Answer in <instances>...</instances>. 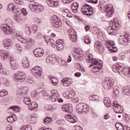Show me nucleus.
Instances as JSON below:
<instances>
[{
    "instance_id": "8fccbe9b",
    "label": "nucleus",
    "mask_w": 130,
    "mask_h": 130,
    "mask_svg": "<svg viewBox=\"0 0 130 130\" xmlns=\"http://www.w3.org/2000/svg\"><path fill=\"white\" fill-rule=\"evenodd\" d=\"M118 94H119V91L118 89L114 88L113 92V98H116L118 96Z\"/></svg>"
},
{
    "instance_id": "c756f323",
    "label": "nucleus",
    "mask_w": 130,
    "mask_h": 130,
    "mask_svg": "<svg viewBox=\"0 0 130 130\" xmlns=\"http://www.w3.org/2000/svg\"><path fill=\"white\" fill-rule=\"evenodd\" d=\"M119 39L123 41V42H130V35L126 34L125 35L120 36Z\"/></svg>"
},
{
    "instance_id": "bf43d9fd",
    "label": "nucleus",
    "mask_w": 130,
    "mask_h": 130,
    "mask_svg": "<svg viewBox=\"0 0 130 130\" xmlns=\"http://www.w3.org/2000/svg\"><path fill=\"white\" fill-rule=\"evenodd\" d=\"M44 39L45 40V42H46V43H47V44H48V43H49V41L50 40V37H49L48 36H46L44 37Z\"/></svg>"
},
{
    "instance_id": "338daca9",
    "label": "nucleus",
    "mask_w": 130,
    "mask_h": 130,
    "mask_svg": "<svg viewBox=\"0 0 130 130\" xmlns=\"http://www.w3.org/2000/svg\"><path fill=\"white\" fill-rule=\"evenodd\" d=\"M56 44H57V45H59L60 44L63 45V41H62V40H58L56 41Z\"/></svg>"
},
{
    "instance_id": "6e6d98bb",
    "label": "nucleus",
    "mask_w": 130,
    "mask_h": 130,
    "mask_svg": "<svg viewBox=\"0 0 130 130\" xmlns=\"http://www.w3.org/2000/svg\"><path fill=\"white\" fill-rule=\"evenodd\" d=\"M10 109H13L15 112H19L20 111V107L17 106L10 107Z\"/></svg>"
},
{
    "instance_id": "3c124183",
    "label": "nucleus",
    "mask_w": 130,
    "mask_h": 130,
    "mask_svg": "<svg viewBox=\"0 0 130 130\" xmlns=\"http://www.w3.org/2000/svg\"><path fill=\"white\" fill-rule=\"evenodd\" d=\"M8 95V92L5 89H2L0 91V97H5Z\"/></svg>"
},
{
    "instance_id": "4d7b16f0",
    "label": "nucleus",
    "mask_w": 130,
    "mask_h": 130,
    "mask_svg": "<svg viewBox=\"0 0 130 130\" xmlns=\"http://www.w3.org/2000/svg\"><path fill=\"white\" fill-rule=\"evenodd\" d=\"M84 41L86 44H90L91 43V40L89 37H85L84 38Z\"/></svg>"
},
{
    "instance_id": "680f3d73",
    "label": "nucleus",
    "mask_w": 130,
    "mask_h": 130,
    "mask_svg": "<svg viewBox=\"0 0 130 130\" xmlns=\"http://www.w3.org/2000/svg\"><path fill=\"white\" fill-rule=\"evenodd\" d=\"M119 66H117L116 65H114L113 67V72H114L115 73H117V71L119 70Z\"/></svg>"
},
{
    "instance_id": "c9c22d12",
    "label": "nucleus",
    "mask_w": 130,
    "mask_h": 130,
    "mask_svg": "<svg viewBox=\"0 0 130 130\" xmlns=\"http://www.w3.org/2000/svg\"><path fill=\"white\" fill-rule=\"evenodd\" d=\"M49 79L54 86H56L58 83V79L56 77H53L52 75L49 76Z\"/></svg>"
},
{
    "instance_id": "7ed1b4c3",
    "label": "nucleus",
    "mask_w": 130,
    "mask_h": 130,
    "mask_svg": "<svg viewBox=\"0 0 130 130\" xmlns=\"http://www.w3.org/2000/svg\"><path fill=\"white\" fill-rule=\"evenodd\" d=\"M15 37L18 41L21 42V43H23V44H26L24 45V47L25 49H26V50L30 49L35 43L34 40L31 38H29L27 40L25 38L22 37V36L20 35V34H16Z\"/></svg>"
},
{
    "instance_id": "f257e3e1",
    "label": "nucleus",
    "mask_w": 130,
    "mask_h": 130,
    "mask_svg": "<svg viewBox=\"0 0 130 130\" xmlns=\"http://www.w3.org/2000/svg\"><path fill=\"white\" fill-rule=\"evenodd\" d=\"M87 62H90L91 64L89 68H92V71L93 73L99 72L103 68V65L102 64V61L98 59H93V57L90 55L86 54L85 56Z\"/></svg>"
},
{
    "instance_id": "bb28decb",
    "label": "nucleus",
    "mask_w": 130,
    "mask_h": 130,
    "mask_svg": "<svg viewBox=\"0 0 130 130\" xmlns=\"http://www.w3.org/2000/svg\"><path fill=\"white\" fill-rule=\"evenodd\" d=\"M18 93L21 94L22 97H25L28 95V87H21L18 89Z\"/></svg>"
},
{
    "instance_id": "4c0bfd02",
    "label": "nucleus",
    "mask_w": 130,
    "mask_h": 130,
    "mask_svg": "<svg viewBox=\"0 0 130 130\" xmlns=\"http://www.w3.org/2000/svg\"><path fill=\"white\" fill-rule=\"evenodd\" d=\"M71 8L74 13H78V8H79V4H78L77 2L73 3L71 5Z\"/></svg>"
},
{
    "instance_id": "052dcab7",
    "label": "nucleus",
    "mask_w": 130,
    "mask_h": 130,
    "mask_svg": "<svg viewBox=\"0 0 130 130\" xmlns=\"http://www.w3.org/2000/svg\"><path fill=\"white\" fill-rule=\"evenodd\" d=\"M56 44L55 41L53 40V39H50V41H49V43L48 44H51V45H54V44Z\"/></svg>"
},
{
    "instance_id": "e433bc0d",
    "label": "nucleus",
    "mask_w": 130,
    "mask_h": 130,
    "mask_svg": "<svg viewBox=\"0 0 130 130\" xmlns=\"http://www.w3.org/2000/svg\"><path fill=\"white\" fill-rule=\"evenodd\" d=\"M0 84L6 85V86H10V82H9V80L3 77L0 78Z\"/></svg>"
},
{
    "instance_id": "f03ea898",
    "label": "nucleus",
    "mask_w": 130,
    "mask_h": 130,
    "mask_svg": "<svg viewBox=\"0 0 130 130\" xmlns=\"http://www.w3.org/2000/svg\"><path fill=\"white\" fill-rule=\"evenodd\" d=\"M0 59L2 61H5L7 59H9L11 69L14 70L18 69V61L13 59L9 54V52L6 50H0Z\"/></svg>"
},
{
    "instance_id": "c03bdc74",
    "label": "nucleus",
    "mask_w": 130,
    "mask_h": 130,
    "mask_svg": "<svg viewBox=\"0 0 130 130\" xmlns=\"http://www.w3.org/2000/svg\"><path fill=\"white\" fill-rule=\"evenodd\" d=\"M44 123L46 125H48L49 123H52V119L50 117H46L44 120Z\"/></svg>"
},
{
    "instance_id": "7c9ffc66",
    "label": "nucleus",
    "mask_w": 130,
    "mask_h": 130,
    "mask_svg": "<svg viewBox=\"0 0 130 130\" xmlns=\"http://www.w3.org/2000/svg\"><path fill=\"white\" fill-rule=\"evenodd\" d=\"M16 14H17V15H20V16H22V15L23 16H27V15H28V12H27V11L25 8H22L21 9L17 8Z\"/></svg>"
},
{
    "instance_id": "49530a36",
    "label": "nucleus",
    "mask_w": 130,
    "mask_h": 130,
    "mask_svg": "<svg viewBox=\"0 0 130 130\" xmlns=\"http://www.w3.org/2000/svg\"><path fill=\"white\" fill-rule=\"evenodd\" d=\"M89 100H91V101H99V96L97 95H90L89 96Z\"/></svg>"
},
{
    "instance_id": "9d476101",
    "label": "nucleus",
    "mask_w": 130,
    "mask_h": 130,
    "mask_svg": "<svg viewBox=\"0 0 130 130\" xmlns=\"http://www.w3.org/2000/svg\"><path fill=\"white\" fill-rule=\"evenodd\" d=\"M114 80L111 79H107L103 83V87L105 90H110L113 88Z\"/></svg>"
},
{
    "instance_id": "774afa93",
    "label": "nucleus",
    "mask_w": 130,
    "mask_h": 130,
    "mask_svg": "<svg viewBox=\"0 0 130 130\" xmlns=\"http://www.w3.org/2000/svg\"><path fill=\"white\" fill-rule=\"evenodd\" d=\"M74 129L75 130H82V128L81 126H79V125H76L74 127Z\"/></svg>"
},
{
    "instance_id": "f704fd0d",
    "label": "nucleus",
    "mask_w": 130,
    "mask_h": 130,
    "mask_svg": "<svg viewBox=\"0 0 130 130\" xmlns=\"http://www.w3.org/2000/svg\"><path fill=\"white\" fill-rule=\"evenodd\" d=\"M29 8L32 12H36L37 13V10L38 8V5L36 3H32L30 4L29 6Z\"/></svg>"
},
{
    "instance_id": "a19ab883",
    "label": "nucleus",
    "mask_w": 130,
    "mask_h": 130,
    "mask_svg": "<svg viewBox=\"0 0 130 130\" xmlns=\"http://www.w3.org/2000/svg\"><path fill=\"white\" fill-rule=\"evenodd\" d=\"M57 61L61 67L67 66V62H66L64 60H62L61 57H58V59H57Z\"/></svg>"
},
{
    "instance_id": "a211bd4d",
    "label": "nucleus",
    "mask_w": 130,
    "mask_h": 130,
    "mask_svg": "<svg viewBox=\"0 0 130 130\" xmlns=\"http://www.w3.org/2000/svg\"><path fill=\"white\" fill-rule=\"evenodd\" d=\"M65 118L67 121L71 122L72 123H75V122H77V121H78V118L73 114L67 115L65 116Z\"/></svg>"
},
{
    "instance_id": "72a5a7b5",
    "label": "nucleus",
    "mask_w": 130,
    "mask_h": 130,
    "mask_svg": "<svg viewBox=\"0 0 130 130\" xmlns=\"http://www.w3.org/2000/svg\"><path fill=\"white\" fill-rule=\"evenodd\" d=\"M104 103L106 107L109 108L111 106V101L109 98H104Z\"/></svg>"
},
{
    "instance_id": "423d86ee",
    "label": "nucleus",
    "mask_w": 130,
    "mask_h": 130,
    "mask_svg": "<svg viewBox=\"0 0 130 130\" xmlns=\"http://www.w3.org/2000/svg\"><path fill=\"white\" fill-rule=\"evenodd\" d=\"M13 79L15 82L22 83L25 81L26 75L23 72L18 71L13 74Z\"/></svg>"
},
{
    "instance_id": "0e129e2a",
    "label": "nucleus",
    "mask_w": 130,
    "mask_h": 130,
    "mask_svg": "<svg viewBox=\"0 0 130 130\" xmlns=\"http://www.w3.org/2000/svg\"><path fill=\"white\" fill-rule=\"evenodd\" d=\"M57 49L58 50H62L63 49V45L60 44V45H57Z\"/></svg>"
},
{
    "instance_id": "20e7f679",
    "label": "nucleus",
    "mask_w": 130,
    "mask_h": 130,
    "mask_svg": "<svg viewBox=\"0 0 130 130\" xmlns=\"http://www.w3.org/2000/svg\"><path fill=\"white\" fill-rule=\"evenodd\" d=\"M117 19H114L113 20H111L109 22L110 26L107 28V31L109 35L116 36L117 34V23L116 21Z\"/></svg>"
},
{
    "instance_id": "a878e982",
    "label": "nucleus",
    "mask_w": 130,
    "mask_h": 130,
    "mask_svg": "<svg viewBox=\"0 0 130 130\" xmlns=\"http://www.w3.org/2000/svg\"><path fill=\"white\" fill-rule=\"evenodd\" d=\"M58 57L55 55H49L47 57L46 61L49 63H54L57 60Z\"/></svg>"
},
{
    "instance_id": "5701e85b",
    "label": "nucleus",
    "mask_w": 130,
    "mask_h": 130,
    "mask_svg": "<svg viewBox=\"0 0 130 130\" xmlns=\"http://www.w3.org/2000/svg\"><path fill=\"white\" fill-rule=\"evenodd\" d=\"M54 18H56L57 19H52L51 24L53 27L54 28H58V27H60L61 26V21L58 20V18L56 17V16H54Z\"/></svg>"
},
{
    "instance_id": "79ce46f5",
    "label": "nucleus",
    "mask_w": 130,
    "mask_h": 130,
    "mask_svg": "<svg viewBox=\"0 0 130 130\" xmlns=\"http://www.w3.org/2000/svg\"><path fill=\"white\" fill-rule=\"evenodd\" d=\"M42 94L44 99H45L46 100L50 99V96H51V94H50V91L49 93H47L45 91H43Z\"/></svg>"
},
{
    "instance_id": "aec40b11",
    "label": "nucleus",
    "mask_w": 130,
    "mask_h": 130,
    "mask_svg": "<svg viewBox=\"0 0 130 130\" xmlns=\"http://www.w3.org/2000/svg\"><path fill=\"white\" fill-rule=\"evenodd\" d=\"M73 58L76 61H82L84 58V55L81 54L79 50H76L75 51V55L73 56Z\"/></svg>"
},
{
    "instance_id": "a18cd8bd",
    "label": "nucleus",
    "mask_w": 130,
    "mask_h": 130,
    "mask_svg": "<svg viewBox=\"0 0 130 130\" xmlns=\"http://www.w3.org/2000/svg\"><path fill=\"white\" fill-rule=\"evenodd\" d=\"M24 99L23 102L26 105H29L31 103V100L30 98H27V96H23Z\"/></svg>"
},
{
    "instance_id": "393cba45",
    "label": "nucleus",
    "mask_w": 130,
    "mask_h": 130,
    "mask_svg": "<svg viewBox=\"0 0 130 130\" xmlns=\"http://www.w3.org/2000/svg\"><path fill=\"white\" fill-rule=\"evenodd\" d=\"M62 84L66 87H70L73 84V79L71 78H65L61 80Z\"/></svg>"
},
{
    "instance_id": "6ab92c4d",
    "label": "nucleus",
    "mask_w": 130,
    "mask_h": 130,
    "mask_svg": "<svg viewBox=\"0 0 130 130\" xmlns=\"http://www.w3.org/2000/svg\"><path fill=\"white\" fill-rule=\"evenodd\" d=\"M94 46L95 50H97L100 53H103L105 51L104 47L102 46L99 42H95Z\"/></svg>"
},
{
    "instance_id": "5fc2aeb1",
    "label": "nucleus",
    "mask_w": 130,
    "mask_h": 130,
    "mask_svg": "<svg viewBox=\"0 0 130 130\" xmlns=\"http://www.w3.org/2000/svg\"><path fill=\"white\" fill-rule=\"evenodd\" d=\"M130 69L129 68H124L123 69V72L122 73L125 76H126L127 77L128 76V74L129 73Z\"/></svg>"
},
{
    "instance_id": "ea45409f",
    "label": "nucleus",
    "mask_w": 130,
    "mask_h": 130,
    "mask_svg": "<svg viewBox=\"0 0 130 130\" xmlns=\"http://www.w3.org/2000/svg\"><path fill=\"white\" fill-rule=\"evenodd\" d=\"M62 15L63 18H67L69 15H72V13H70L69 10L63 9L62 10Z\"/></svg>"
},
{
    "instance_id": "2eb2a0df",
    "label": "nucleus",
    "mask_w": 130,
    "mask_h": 130,
    "mask_svg": "<svg viewBox=\"0 0 130 130\" xmlns=\"http://www.w3.org/2000/svg\"><path fill=\"white\" fill-rule=\"evenodd\" d=\"M2 29L6 35H10L13 33V28L8 24H4L2 25Z\"/></svg>"
},
{
    "instance_id": "37998d69",
    "label": "nucleus",
    "mask_w": 130,
    "mask_h": 130,
    "mask_svg": "<svg viewBox=\"0 0 130 130\" xmlns=\"http://www.w3.org/2000/svg\"><path fill=\"white\" fill-rule=\"evenodd\" d=\"M115 127L117 130H124V126L121 123L117 122L115 124Z\"/></svg>"
},
{
    "instance_id": "6e6552de",
    "label": "nucleus",
    "mask_w": 130,
    "mask_h": 130,
    "mask_svg": "<svg viewBox=\"0 0 130 130\" xmlns=\"http://www.w3.org/2000/svg\"><path fill=\"white\" fill-rule=\"evenodd\" d=\"M76 109L79 113H87L90 110L89 106L84 103L78 104L76 106Z\"/></svg>"
},
{
    "instance_id": "cd10ccee",
    "label": "nucleus",
    "mask_w": 130,
    "mask_h": 130,
    "mask_svg": "<svg viewBox=\"0 0 130 130\" xmlns=\"http://www.w3.org/2000/svg\"><path fill=\"white\" fill-rule=\"evenodd\" d=\"M22 66L24 69H28L30 67V62L27 57H24L22 61Z\"/></svg>"
},
{
    "instance_id": "09e8293b",
    "label": "nucleus",
    "mask_w": 130,
    "mask_h": 130,
    "mask_svg": "<svg viewBox=\"0 0 130 130\" xmlns=\"http://www.w3.org/2000/svg\"><path fill=\"white\" fill-rule=\"evenodd\" d=\"M0 74H2L3 75H8L9 73L6 71V70H5L3 68V64H2L1 63H0Z\"/></svg>"
},
{
    "instance_id": "0eeeda50",
    "label": "nucleus",
    "mask_w": 130,
    "mask_h": 130,
    "mask_svg": "<svg viewBox=\"0 0 130 130\" xmlns=\"http://www.w3.org/2000/svg\"><path fill=\"white\" fill-rule=\"evenodd\" d=\"M81 12L83 15L91 16L93 14V8L89 4H84L81 8Z\"/></svg>"
},
{
    "instance_id": "39448f33",
    "label": "nucleus",
    "mask_w": 130,
    "mask_h": 130,
    "mask_svg": "<svg viewBox=\"0 0 130 130\" xmlns=\"http://www.w3.org/2000/svg\"><path fill=\"white\" fill-rule=\"evenodd\" d=\"M100 8L101 9H105V12L106 13V16L108 18H110V17H112V15H113L114 13V11L113 10V6L111 4H109L107 6L104 5L103 3L101 2L99 6Z\"/></svg>"
},
{
    "instance_id": "69168bd1",
    "label": "nucleus",
    "mask_w": 130,
    "mask_h": 130,
    "mask_svg": "<svg viewBox=\"0 0 130 130\" xmlns=\"http://www.w3.org/2000/svg\"><path fill=\"white\" fill-rule=\"evenodd\" d=\"M34 21L38 24H40V23H41V19L36 17L34 18Z\"/></svg>"
},
{
    "instance_id": "58836bf2",
    "label": "nucleus",
    "mask_w": 130,
    "mask_h": 130,
    "mask_svg": "<svg viewBox=\"0 0 130 130\" xmlns=\"http://www.w3.org/2000/svg\"><path fill=\"white\" fill-rule=\"evenodd\" d=\"M14 19L15 21L18 22V23H21V22L23 21L22 15L18 14H16V15H14Z\"/></svg>"
},
{
    "instance_id": "4be33fe9",
    "label": "nucleus",
    "mask_w": 130,
    "mask_h": 130,
    "mask_svg": "<svg viewBox=\"0 0 130 130\" xmlns=\"http://www.w3.org/2000/svg\"><path fill=\"white\" fill-rule=\"evenodd\" d=\"M73 106L71 104H66L64 105H62L61 106V109L62 111H64L65 112H73Z\"/></svg>"
},
{
    "instance_id": "e2e57ef3",
    "label": "nucleus",
    "mask_w": 130,
    "mask_h": 130,
    "mask_svg": "<svg viewBox=\"0 0 130 130\" xmlns=\"http://www.w3.org/2000/svg\"><path fill=\"white\" fill-rule=\"evenodd\" d=\"M75 95V92H72V91L69 92V93H68V95H67V98H72V97H74Z\"/></svg>"
},
{
    "instance_id": "2f4dec72",
    "label": "nucleus",
    "mask_w": 130,
    "mask_h": 130,
    "mask_svg": "<svg viewBox=\"0 0 130 130\" xmlns=\"http://www.w3.org/2000/svg\"><path fill=\"white\" fill-rule=\"evenodd\" d=\"M122 94L130 96V86H125L122 88Z\"/></svg>"
},
{
    "instance_id": "473e14b6",
    "label": "nucleus",
    "mask_w": 130,
    "mask_h": 130,
    "mask_svg": "<svg viewBox=\"0 0 130 130\" xmlns=\"http://www.w3.org/2000/svg\"><path fill=\"white\" fill-rule=\"evenodd\" d=\"M28 107L29 110H36L37 109V108L38 107V104L36 102H34L30 103L28 106Z\"/></svg>"
},
{
    "instance_id": "f3484780",
    "label": "nucleus",
    "mask_w": 130,
    "mask_h": 130,
    "mask_svg": "<svg viewBox=\"0 0 130 130\" xmlns=\"http://www.w3.org/2000/svg\"><path fill=\"white\" fill-rule=\"evenodd\" d=\"M3 45L5 48L9 49L13 46V41L11 39H5L3 42Z\"/></svg>"
},
{
    "instance_id": "13d9d810",
    "label": "nucleus",
    "mask_w": 130,
    "mask_h": 130,
    "mask_svg": "<svg viewBox=\"0 0 130 130\" xmlns=\"http://www.w3.org/2000/svg\"><path fill=\"white\" fill-rule=\"evenodd\" d=\"M43 11H44V7H43V6L38 5V9L37 13H38V12H43Z\"/></svg>"
},
{
    "instance_id": "ddd939ff",
    "label": "nucleus",
    "mask_w": 130,
    "mask_h": 130,
    "mask_svg": "<svg viewBox=\"0 0 130 130\" xmlns=\"http://www.w3.org/2000/svg\"><path fill=\"white\" fill-rule=\"evenodd\" d=\"M113 106H114V110L116 113L118 114L123 113V107L119 105L117 102H114L113 103Z\"/></svg>"
},
{
    "instance_id": "603ef678",
    "label": "nucleus",
    "mask_w": 130,
    "mask_h": 130,
    "mask_svg": "<svg viewBox=\"0 0 130 130\" xmlns=\"http://www.w3.org/2000/svg\"><path fill=\"white\" fill-rule=\"evenodd\" d=\"M7 121L9 123H13L14 121H16V119L14 118V117L13 116H11L8 117Z\"/></svg>"
},
{
    "instance_id": "b1692460",
    "label": "nucleus",
    "mask_w": 130,
    "mask_h": 130,
    "mask_svg": "<svg viewBox=\"0 0 130 130\" xmlns=\"http://www.w3.org/2000/svg\"><path fill=\"white\" fill-rule=\"evenodd\" d=\"M34 54L36 57H41L44 54V50L40 48H37L34 51Z\"/></svg>"
},
{
    "instance_id": "9b49d317",
    "label": "nucleus",
    "mask_w": 130,
    "mask_h": 130,
    "mask_svg": "<svg viewBox=\"0 0 130 130\" xmlns=\"http://www.w3.org/2000/svg\"><path fill=\"white\" fill-rule=\"evenodd\" d=\"M37 25H26L25 26L24 31L27 35H31V33H36Z\"/></svg>"
},
{
    "instance_id": "dca6fc26",
    "label": "nucleus",
    "mask_w": 130,
    "mask_h": 130,
    "mask_svg": "<svg viewBox=\"0 0 130 130\" xmlns=\"http://www.w3.org/2000/svg\"><path fill=\"white\" fill-rule=\"evenodd\" d=\"M50 100L52 102H57V100H58V98H59V94L57 90H53L50 91Z\"/></svg>"
},
{
    "instance_id": "c85d7f7f",
    "label": "nucleus",
    "mask_w": 130,
    "mask_h": 130,
    "mask_svg": "<svg viewBox=\"0 0 130 130\" xmlns=\"http://www.w3.org/2000/svg\"><path fill=\"white\" fill-rule=\"evenodd\" d=\"M8 11H9L10 12H12V13H14L15 14L17 13V10H18V8H16V5L15 4L12 3H10L8 5V8L7 9Z\"/></svg>"
},
{
    "instance_id": "412c9836",
    "label": "nucleus",
    "mask_w": 130,
    "mask_h": 130,
    "mask_svg": "<svg viewBox=\"0 0 130 130\" xmlns=\"http://www.w3.org/2000/svg\"><path fill=\"white\" fill-rule=\"evenodd\" d=\"M47 4L49 7L51 8H57L59 6V0H47Z\"/></svg>"
},
{
    "instance_id": "1a4fd4ad",
    "label": "nucleus",
    "mask_w": 130,
    "mask_h": 130,
    "mask_svg": "<svg viewBox=\"0 0 130 130\" xmlns=\"http://www.w3.org/2000/svg\"><path fill=\"white\" fill-rule=\"evenodd\" d=\"M115 44L112 41H108L106 42L105 46L109 49L110 52H117V48L115 46Z\"/></svg>"
},
{
    "instance_id": "864d4df0",
    "label": "nucleus",
    "mask_w": 130,
    "mask_h": 130,
    "mask_svg": "<svg viewBox=\"0 0 130 130\" xmlns=\"http://www.w3.org/2000/svg\"><path fill=\"white\" fill-rule=\"evenodd\" d=\"M37 115L32 114L28 117L29 121H35Z\"/></svg>"
},
{
    "instance_id": "de8ad7c7",
    "label": "nucleus",
    "mask_w": 130,
    "mask_h": 130,
    "mask_svg": "<svg viewBox=\"0 0 130 130\" xmlns=\"http://www.w3.org/2000/svg\"><path fill=\"white\" fill-rule=\"evenodd\" d=\"M20 130H32L31 125H25L21 127Z\"/></svg>"
},
{
    "instance_id": "4468645a",
    "label": "nucleus",
    "mask_w": 130,
    "mask_h": 130,
    "mask_svg": "<svg viewBox=\"0 0 130 130\" xmlns=\"http://www.w3.org/2000/svg\"><path fill=\"white\" fill-rule=\"evenodd\" d=\"M31 73L35 77H41L42 74V68L41 67L36 66L31 69Z\"/></svg>"
},
{
    "instance_id": "f8f14e48",
    "label": "nucleus",
    "mask_w": 130,
    "mask_h": 130,
    "mask_svg": "<svg viewBox=\"0 0 130 130\" xmlns=\"http://www.w3.org/2000/svg\"><path fill=\"white\" fill-rule=\"evenodd\" d=\"M68 33L71 41H72V42H77V40H78V36H77V32L75 29L70 28L68 31Z\"/></svg>"
}]
</instances>
